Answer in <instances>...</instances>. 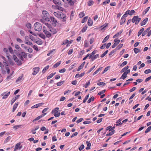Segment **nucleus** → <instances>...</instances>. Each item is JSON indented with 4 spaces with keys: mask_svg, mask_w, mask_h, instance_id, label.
Segmentation results:
<instances>
[{
    "mask_svg": "<svg viewBox=\"0 0 151 151\" xmlns=\"http://www.w3.org/2000/svg\"><path fill=\"white\" fill-rule=\"evenodd\" d=\"M42 14L43 15V19H55L53 17L51 16L49 13L46 10L43 11Z\"/></svg>",
    "mask_w": 151,
    "mask_h": 151,
    "instance_id": "1",
    "label": "nucleus"
},
{
    "mask_svg": "<svg viewBox=\"0 0 151 151\" xmlns=\"http://www.w3.org/2000/svg\"><path fill=\"white\" fill-rule=\"evenodd\" d=\"M34 27L35 30L39 32L42 29L41 24L40 23L37 22L34 24Z\"/></svg>",
    "mask_w": 151,
    "mask_h": 151,
    "instance_id": "2",
    "label": "nucleus"
},
{
    "mask_svg": "<svg viewBox=\"0 0 151 151\" xmlns=\"http://www.w3.org/2000/svg\"><path fill=\"white\" fill-rule=\"evenodd\" d=\"M41 22L45 24L49 29H50L51 27V25L47 22H49V19H40Z\"/></svg>",
    "mask_w": 151,
    "mask_h": 151,
    "instance_id": "3",
    "label": "nucleus"
},
{
    "mask_svg": "<svg viewBox=\"0 0 151 151\" xmlns=\"http://www.w3.org/2000/svg\"><path fill=\"white\" fill-rule=\"evenodd\" d=\"M40 70V68L39 67H35L33 69V72L32 74L35 75L37 74L39 72Z\"/></svg>",
    "mask_w": 151,
    "mask_h": 151,
    "instance_id": "4",
    "label": "nucleus"
},
{
    "mask_svg": "<svg viewBox=\"0 0 151 151\" xmlns=\"http://www.w3.org/2000/svg\"><path fill=\"white\" fill-rule=\"evenodd\" d=\"M10 91L8 92L6 94L5 92H4L1 94V96H3L2 99H5L7 98L8 96L10 95Z\"/></svg>",
    "mask_w": 151,
    "mask_h": 151,
    "instance_id": "5",
    "label": "nucleus"
},
{
    "mask_svg": "<svg viewBox=\"0 0 151 151\" xmlns=\"http://www.w3.org/2000/svg\"><path fill=\"white\" fill-rule=\"evenodd\" d=\"M20 145L21 143L20 142L17 143L15 146L14 149V151H16L18 149H21L22 148V146Z\"/></svg>",
    "mask_w": 151,
    "mask_h": 151,
    "instance_id": "6",
    "label": "nucleus"
},
{
    "mask_svg": "<svg viewBox=\"0 0 151 151\" xmlns=\"http://www.w3.org/2000/svg\"><path fill=\"white\" fill-rule=\"evenodd\" d=\"M13 58L15 62L17 63L18 65H19L22 64L21 61L19 60L18 59L16 55H14Z\"/></svg>",
    "mask_w": 151,
    "mask_h": 151,
    "instance_id": "7",
    "label": "nucleus"
},
{
    "mask_svg": "<svg viewBox=\"0 0 151 151\" xmlns=\"http://www.w3.org/2000/svg\"><path fill=\"white\" fill-rule=\"evenodd\" d=\"M44 33L47 37L49 38L51 36V33L47 31V30H45L44 31Z\"/></svg>",
    "mask_w": 151,
    "mask_h": 151,
    "instance_id": "8",
    "label": "nucleus"
},
{
    "mask_svg": "<svg viewBox=\"0 0 151 151\" xmlns=\"http://www.w3.org/2000/svg\"><path fill=\"white\" fill-rule=\"evenodd\" d=\"M126 11L127 12V13H128V15H132L134 14L135 13V11L133 10H131V11L129 10H128Z\"/></svg>",
    "mask_w": 151,
    "mask_h": 151,
    "instance_id": "9",
    "label": "nucleus"
},
{
    "mask_svg": "<svg viewBox=\"0 0 151 151\" xmlns=\"http://www.w3.org/2000/svg\"><path fill=\"white\" fill-rule=\"evenodd\" d=\"M49 30L52 32L53 34H56L58 32V30L52 28H51Z\"/></svg>",
    "mask_w": 151,
    "mask_h": 151,
    "instance_id": "10",
    "label": "nucleus"
},
{
    "mask_svg": "<svg viewBox=\"0 0 151 151\" xmlns=\"http://www.w3.org/2000/svg\"><path fill=\"white\" fill-rule=\"evenodd\" d=\"M51 23L52 25L54 26H55L58 23L56 19H51Z\"/></svg>",
    "mask_w": 151,
    "mask_h": 151,
    "instance_id": "11",
    "label": "nucleus"
},
{
    "mask_svg": "<svg viewBox=\"0 0 151 151\" xmlns=\"http://www.w3.org/2000/svg\"><path fill=\"white\" fill-rule=\"evenodd\" d=\"M35 42L37 43L38 45H41L42 44V41L40 39H36Z\"/></svg>",
    "mask_w": 151,
    "mask_h": 151,
    "instance_id": "12",
    "label": "nucleus"
},
{
    "mask_svg": "<svg viewBox=\"0 0 151 151\" xmlns=\"http://www.w3.org/2000/svg\"><path fill=\"white\" fill-rule=\"evenodd\" d=\"M19 102H17V103H15L13 107V109L12 110V111L14 112V111L16 108H17L19 104Z\"/></svg>",
    "mask_w": 151,
    "mask_h": 151,
    "instance_id": "13",
    "label": "nucleus"
},
{
    "mask_svg": "<svg viewBox=\"0 0 151 151\" xmlns=\"http://www.w3.org/2000/svg\"><path fill=\"white\" fill-rule=\"evenodd\" d=\"M85 63V62H84L82 63L80 65L77 70V71H79L81 69H82L83 68L84 66V64Z\"/></svg>",
    "mask_w": 151,
    "mask_h": 151,
    "instance_id": "14",
    "label": "nucleus"
},
{
    "mask_svg": "<svg viewBox=\"0 0 151 151\" xmlns=\"http://www.w3.org/2000/svg\"><path fill=\"white\" fill-rule=\"evenodd\" d=\"M108 25V23H105L103 25L101 26V30H105L106 29V27Z\"/></svg>",
    "mask_w": 151,
    "mask_h": 151,
    "instance_id": "15",
    "label": "nucleus"
},
{
    "mask_svg": "<svg viewBox=\"0 0 151 151\" xmlns=\"http://www.w3.org/2000/svg\"><path fill=\"white\" fill-rule=\"evenodd\" d=\"M61 63V61H60L58 62L57 63H56L55 64L53 65V68H55L57 67L60 65V64Z\"/></svg>",
    "mask_w": 151,
    "mask_h": 151,
    "instance_id": "16",
    "label": "nucleus"
},
{
    "mask_svg": "<svg viewBox=\"0 0 151 151\" xmlns=\"http://www.w3.org/2000/svg\"><path fill=\"white\" fill-rule=\"evenodd\" d=\"M86 144H87V147L86 148V150H89L90 149V146H91V144L89 142L87 141H86Z\"/></svg>",
    "mask_w": 151,
    "mask_h": 151,
    "instance_id": "17",
    "label": "nucleus"
},
{
    "mask_svg": "<svg viewBox=\"0 0 151 151\" xmlns=\"http://www.w3.org/2000/svg\"><path fill=\"white\" fill-rule=\"evenodd\" d=\"M120 41V40H118L117 38L115 39L114 40V44L117 46L119 44Z\"/></svg>",
    "mask_w": 151,
    "mask_h": 151,
    "instance_id": "18",
    "label": "nucleus"
},
{
    "mask_svg": "<svg viewBox=\"0 0 151 151\" xmlns=\"http://www.w3.org/2000/svg\"><path fill=\"white\" fill-rule=\"evenodd\" d=\"M42 103L37 104L36 105H35L32 106L31 107V108L32 109H34V108H37V107H39L40 106H41L42 105Z\"/></svg>",
    "mask_w": 151,
    "mask_h": 151,
    "instance_id": "19",
    "label": "nucleus"
},
{
    "mask_svg": "<svg viewBox=\"0 0 151 151\" xmlns=\"http://www.w3.org/2000/svg\"><path fill=\"white\" fill-rule=\"evenodd\" d=\"M122 119H119L116 122V123L117 124L116 125V126H119L122 125V123L121 122Z\"/></svg>",
    "mask_w": 151,
    "mask_h": 151,
    "instance_id": "20",
    "label": "nucleus"
},
{
    "mask_svg": "<svg viewBox=\"0 0 151 151\" xmlns=\"http://www.w3.org/2000/svg\"><path fill=\"white\" fill-rule=\"evenodd\" d=\"M84 75V73H83L81 74H79L78 73L76 74V75L75 77L76 78H78L79 77H81L83 76Z\"/></svg>",
    "mask_w": 151,
    "mask_h": 151,
    "instance_id": "21",
    "label": "nucleus"
},
{
    "mask_svg": "<svg viewBox=\"0 0 151 151\" xmlns=\"http://www.w3.org/2000/svg\"><path fill=\"white\" fill-rule=\"evenodd\" d=\"M15 48L17 50L19 51H21L22 49L20 46L16 44L15 45Z\"/></svg>",
    "mask_w": 151,
    "mask_h": 151,
    "instance_id": "22",
    "label": "nucleus"
},
{
    "mask_svg": "<svg viewBox=\"0 0 151 151\" xmlns=\"http://www.w3.org/2000/svg\"><path fill=\"white\" fill-rule=\"evenodd\" d=\"M56 73L55 72L54 73H51L48 76L47 78V79L48 80L52 78L55 74Z\"/></svg>",
    "mask_w": 151,
    "mask_h": 151,
    "instance_id": "23",
    "label": "nucleus"
},
{
    "mask_svg": "<svg viewBox=\"0 0 151 151\" xmlns=\"http://www.w3.org/2000/svg\"><path fill=\"white\" fill-rule=\"evenodd\" d=\"M94 97L93 96H92L91 98H90L87 101V103H90L92 101H93L94 99Z\"/></svg>",
    "mask_w": 151,
    "mask_h": 151,
    "instance_id": "24",
    "label": "nucleus"
},
{
    "mask_svg": "<svg viewBox=\"0 0 151 151\" xmlns=\"http://www.w3.org/2000/svg\"><path fill=\"white\" fill-rule=\"evenodd\" d=\"M93 22L92 19H88V24L89 26H91L93 24Z\"/></svg>",
    "mask_w": 151,
    "mask_h": 151,
    "instance_id": "25",
    "label": "nucleus"
},
{
    "mask_svg": "<svg viewBox=\"0 0 151 151\" xmlns=\"http://www.w3.org/2000/svg\"><path fill=\"white\" fill-rule=\"evenodd\" d=\"M129 68V67L128 66H126L125 67H124L123 69H122L121 70V73H122L123 72H124L125 71H126Z\"/></svg>",
    "mask_w": 151,
    "mask_h": 151,
    "instance_id": "26",
    "label": "nucleus"
},
{
    "mask_svg": "<svg viewBox=\"0 0 151 151\" xmlns=\"http://www.w3.org/2000/svg\"><path fill=\"white\" fill-rule=\"evenodd\" d=\"M49 65H48L47 66L45 67L43 69L42 71V73H45L46 71L49 68Z\"/></svg>",
    "mask_w": 151,
    "mask_h": 151,
    "instance_id": "27",
    "label": "nucleus"
},
{
    "mask_svg": "<svg viewBox=\"0 0 151 151\" xmlns=\"http://www.w3.org/2000/svg\"><path fill=\"white\" fill-rule=\"evenodd\" d=\"M144 28H142L140 29L139 31V32L138 33V36H140L143 32L144 30Z\"/></svg>",
    "mask_w": 151,
    "mask_h": 151,
    "instance_id": "28",
    "label": "nucleus"
},
{
    "mask_svg": "<svg viewBox=\"0 0 151 151\" xmlns=\"http://www.w3.org/2000/svg\"><path fill=\"white\" fill-rule=\"evenodd\" d=\"M102 68V67L99 68L98 69H97L93 74V76L94 75L96 74H97L99 71L101 70Z\"/></svg>",
    "mask_w": 151,
    "mask_h": 151,
    "instance_id": "29",
    "label": "nucleus"
},
{
    "mask_svg": "<svg viewBox=\"0 0 151 151\" xmlns=\"http://www.w3.org/2000/svg\"><path fill=\"white\" fill-rule=\"evenodd\" d=\"M65 82L64 81H61L58 83L57 84V85L58 86H60L63 85Z\"/></svg>",
    "mask_w": 151,
    "mask_h": 151,
    "instance_id": "30",
    "label": "nucleus"
},
{
    "mask_svg": "<svg viewBox=\"0 0 151 151\" xmlns=\"http://www.w3.org/2000/svg\"><path fill=\"white\" fill-rule=\"evenodd\" d=\"M148 19H144L141 23V25L143 26L145 24L147 21Z\"/></svg>",
    "mask_w": 151,
    "mask_h": 151,
    "instance_id": "31",
    "label": "nucleus"
},
{
    "mask_svg": "<svg viewBox=\"0 0 151 151\" xmlns=\"http://www.w3.org/2000/svg\"><path fill=\"white\" fill-rule=\"evenodd\" d=\"M29 38L33 41L35 42V41L36 39L32 35H29Z\"/></svg>",
    "mask_w": 151,
    "mask_h": 151,
    "instance_id": "32",
    "label": "nucleus"
},
{
    "mask_svg": "<svg viewBox=\"0 0 151 151\" xmlns=\"http://www.w3.org/2000/svg\"><path fill=\"white\" fill-rule=\"evenodd\" d=\"M122 31H120L119 32L117 33L113 37V38H115L116 37H117L119 35L122 33Z\"/></svg>",
    "mask_w": 151,
    "mask_h": 151,
    "instance_id": "33",
    "label": "nucleus"
},
{
    "mask_svg": "<svg viewBox=\"0 0 151 151\" xmlns=\"http://www.w3.org/2000/svg\"><path fill=\"white\" fill-rule=\"evenodd\" d=\"M60 112H58V111H57L55 112L54 113V116L55 117H58L60 116Z\"/></svg>",
    "mask_w": 151,
    "mask_h": 151,
    "instance_id": "34",
    "label": "nucleus"
},
{
    "mask_svg": "<svg viewBox=\"0 0 151 151\" xmlns=\"http://www.w3.org/2000/svg\"><path fill=\"white\" fill-rule=\"evenodd\" d=\"M134 50L135 53L137 54L140 51V50L137 48H134Z\"/></svg>",
    "mask_w": 151,
    "mask_h": 151,
    "instance_id": "35",
    "label": "nucleus"
},
{
    "mask_svg": "<svg viewBox=\"0 0 151 151\" xmlns=\"http://www.w3.org/2000/svg\"><path fill=\"white\" fill-rule=\"evenodd\" d=\"M127 75L124 73L120 79L124 80L126 78H127Z\"/></svg>",
    "mask_w": 151,
    "mask_h": 151,
    "instance_id": "36",
    "label": "nucleus"
},
{
    "mask_svg": "<svg viewBox=\"0 0 151 151\" xmlns=\"http://www.w3.org/2000/svg\"><path fill=\"white\" fill-rule=\"evenodd\" d=\"M109 35L106 36L103 40L102 42L104 43L106 42L109 39Z\"/></svg>",
    "mask_w": 151,
    "mask_h": 151,
    "instance_id": "37",
    "label": "nucleus"
},
{
    "mask_svg": "<svg viewBox=\"0 0 151 151\" xmlns=\"http://www.w3.org/2000/svg\"><path fill=\"white\" fill-rule=\"evenodd\" d=\"M56 8L58 9L59 10H60V11H63L64 9V8L63 7H62L61 6H59L58 5H57L56 6Z\"/></svg>",
    "mask_w": 151,
    "mask_h": 151,
    "instance_id": "38",
    "label": "nucleus"
},
{
    "mask_svg": "<svg viewBox=\"0 0 151 151\" xmlns=\"http://www.w3.org/2000/svg\"><path fill=\"white\" fill-rule=\"evenodd\" d=\"M25 43L28 45L30 46H32L33 45L32 42L29 41L28 40L26 41V42H25Z\"/></svg>",
    "mask_w": 151,
    "mask_h": 151,
    "instance_id": "39",
    "label": "nucleus"
},
{
    "mask_svg": "<svg viewBox=\"0 0 151 151\" xmlns=\"http://www.w3.org/2000/svg\"><path fill=\"white\" fill-rule=\"evenodd\" d=\"M22 126V125H15L13 127V128L16 130L18 128H20Z\"/></svg>",
    "mask_w": 151,
    "mask_h": 151,
    "instance_id": "40",
    "label": "nucleus"
},
{
    "mask_svg": "<svg viewBox=\"0 0 151 151\" xmlns=\"http://www.w3.org/2000/svg\"><path fill=\"white\" fill-rule=\"evenodd\" d=\"M11 137L10 136H9L7 137L5 140L4 142L6 143L7 142L9 141L11 139Z\"/></svg>",
    "mask_w": 151,
    "mask_h": 151,
    "instance_id": "41",
    "label": "nucleus"
},
{
    "mask_svg": "<svg viewBox=\"0 0 151 151\" xmlns=\"http://www.w3.org/2000/svg\"><path fill=\"white\" fill-rule=\"evenodd\" d=\"M39 36L42 38L45 39V35L43 34H40L38 35Z\"/></svg>",
    "mask_w": 151,
    "mask_h": 151,
    "instance_id": "42",
    "label": "nucleus"
},
{
    "mask_svg": "<svg viewBox=\"0 0 151 151\" xmlns=\"http://www.w3.org/2000/svg\"><path fill=\"white\" fill-rule=\"evenodd\" d=\"M150 7H149L147 8L143 12V14L145 15L146 14L150 9Z\"/></svg>",
    "mask_w": 151,
    "mask_h": 151,
    "instance_id": "43",
    "label": "nucleus"
},
{
    "mask_svg": "<svg viewBox=\"0 0 151 151\" xmlns=\"http://www.w3.org/2000/svg\"><path fill=\"white\" fill-rule=\"evenodd\" d=\"M108 50H106V51L103 54H102L101 56V58H103L104 57L108 52Z\"/></svg>",
    "mask_w": 151,
    "mask_h": 151,
    "instance_id": "44",
    "label": "nucleus"
},
{
    "mask_svg": "<svg viewBox=\"0 0 151 151\" xmlns=\"http://www.w3.org/2000/svg\"><path fill=\"white\" fill-rule=\"evenodd\" d=\"M151 129V125L148 127L145 131V133H147L149 132Z\"/></svg>",
    "mask_w": 151,
    "mask_h": 151,
    "instance_id": "45",
    "label": "nucleus"
},
{
    "mask_svg": "<svg viewBox=\"0 0 151 151\" xmlns=\"http://www.w3.org/2000/svg\"><path fill=\"white\" fill-rule=\"evenodd\" d=\"M69 42V41L68 40H65L63 41V43L62 44V45H66Z\"/></svg>",
    "mask_w": 151,
    "mask_h": 151,
    "instance_id": "46",
    "label": "nucleus"
},
{
    "mask_svg": "<svg viewBox=\"0 0 151 151\" xmlns=\"http://www.w3.org/2000/svg\"><path fill=\"white\" fill-rule=\"evenodd\" d=\"M114 130L111 131L109 132V133L107 134L106 135L108 136L110 135H111L114 134Z\"/></svg>",
    "mask_w": 151,
    "mask_h": 151,
    "instance_id": "47",
    "label": "nucleus"
},
{
    "mask_svg": "<svg viewBox=\"0 0 151 151\" xmlns=\"http://www.w3.org/2000/svg\"><path fill=\"white\" fill-rule=\"evenodd\" d=\"M110 2V0H106L103 2L102 4L103 5H106V4H108Z\"/></svg>",
    "mask_w": 151,
    "mask_h": 151,
    "instance_id": "48",
    "label": "nucleus"
},
{
    "mask_svg": "<svg viewBox=\"0 0 151 151\" xmlns=\"http://www.w3.org/2000/svg\"><path fill=\"white\" fill-rule=\"evenodd\" d=\"M94 3V2L91 0L89 1L88 2V6H91Z\"/></svg>",
    "mask_w": 151,
    "mask_h": 151,
    "instance_id": "49",
    "label": "nucleus"
},
{
    "mask_svg": "<svg viewBox=\"0 0 151 151\" xmlns=\"http://www.w3.org/2000/svg\"><path fill=\"white\" fill-rule=\"evenodd\" d=\"M105 85V83L104 82H100L97 83V85L98 86H104Z\"/></svg>",
    "mask_w": 151,
    "mask_h": 151,
    "instance_id": "50",
    "label": "nucleus"
},
{
    "mask_svg": "<svg viewBox=\"0 0 151 151\" xmlns=\"http://www.w3.org/2000/svg\"><path fill=\"white\" fill-rule=\"evenodd\" d=\"M68 4L70 5L71 6H73L74 4V3L73 1H72V0H68Z\"/></svg>",
    "mask_w": 151,
    "mask_h": 151,
    "instance_id": "51",
    "label": "nucleus"
},
{
    "mask_svg": "<svg viewBox=\"0 0 151 151\" xmlns=\"http://www.w3.org/2000/svg\"><path fill=\"white\" fill-rule=\"evenodd\" d=\"M22 76H20L19 77L17 80L16 81V82L17 83H18L19 82L21 81L22 78Z\"/></svg>",
    "mask_w": 151,
    "mask_h": 151,
    "instance_id": "52",
    "label": "nucleus"
},
{
    "mask_svg": "<svg viewBox=\"0 0 151 151\" xmlns=\"http://www.w3.org/2000/svg\"><path fill=\"white\" fill-rule=\"evenodd\" d=\"M84 13L83 12H81L79 14V17L80 18H81L83 17L84 16Z\"/></svg>",
    "mask_w": 151,
    "mask_h": 151,
    "instance_id": "53",
    "label": "nucleus"
},
{
    "mask_svg": "<svg viewBox=\"0 0 151 151\" xmlns=\"http://www.w3.org/2000/svg\"><path fill=\"white\" fill-rule=\"evenodd\" d=\"M144 73L145 74H148L151 73V70L149 69L145 70Z\"/></svg>",
    "mask_w": 151,
    "mask_h": 151,
    "instance_id": "54",
    "label": "nucleus"
},
{
    "mask_svg": "<svg viewBox=\"0 0 151 151\" xmlns=\"http://www.w3.org/2000/svg\"><path fill=\"white\" fill-rule=\"evenodd\" d=\"M127 63V61H124L120 65V66L121 67H123L126 65Z\"/></svg>",
    "mask_w": 151,
    "mask_h": 151,
    "instance_id": "55",
    "label": "nucleus"
},
{
    "mask_svg": "<svg viewBox=\"0 0 151 151\" xmlns=\"http://www.w3.org/2000/svg\"><path fill=\"white\" fill-rule=\"evenodd\" d=\"M59 108L58 107L55 108L54 110H53L52 111V113H54L57 111H58V110H59Z\"/></svg>",
    "mask_w": 151,
    "mask_h": 151,
    "instance_id": "56",
    "label": "nucleus"
},
{
    "mask_svg": "<svg viewBox=\"0 0 151 151\" xmlns=\"http://www.w3.org/2000/svg\"><path fill=\"white\" fill-rule=\"evenodd\" d=\"M96 52V50H94L91 53V54L90 55V56H89V58H91L94 55Z\"/></svg>",
    "mask_w": 151,
    "mask_h": 151,
    "instance_id": "57",
    "label": "nucleus"
},
{
    "mask_svg": "<svg viewBox=\"0 0 151 151\" xmlns=\"http://www.w3.org/2000/svg\"><path fill=\"white\" fill-rule=\"evenodd\" d=\"M84 147V146L83 144L78 149L80 151Z\"/></svg>",
    "mask_w": 151,
    "mask_h": 151,
    "instance_id": "58",
    "label": "nucleus"
},
{
    "mask_svg": "<svg viewBox=\"0 0 151 151\" xmlns=\"http://www.w3.org/2000/svg\"><path fill=\"white\" fill-rule=\"evenodd\" d=\"M123 46V44H119L118 46L117 47V49L118 50H119L121 48H122V46Z\"/></svg>",
    "mask_w": 151,
    "mask_h": 151,
    "instance_id": "59",
    "label": "nucleus"
},
{
    "mask_svg": "<svg viewBox=\"0 0 151 151\" xmlns=\"http://www.w3.org/2000/svg\"><path fill=\"white\" fill-rule=\"evenodd\" d=\"M109 67L108 66L106 67L104 69V71L102 73H104L106 72L109 69Z\"/></svg>",
    "mask_w": 151,
    "mask_h": 151,
    "instance_id": "60",
    "label": "nucleus"
},
{
    "mask_svg": "<svg viewBox=\"0 0 151 151\" xmlns=\"http://www.w3.org/2000/svg\"><path fill=\"white\" fill-rule=\"evenodd\" d=\"M27 51L31 53L32 52L33 50L32 48L27 47Z\"/></svg>",
    "mask_w": 151,
    "mask_h": 151,
    "instance_id": "61",
    "label": "nucleus"
},
{
    "mask_svg": "<svg viewBox=\"0 0 151 151\" xmlns=\"http://www.w3.org/2000/svg\"><path fill=\"white\" fill-rule=\"evenodd\" d=\"M12 73L10 75L8 76L6 78V80L8 81H9L10 79L12 78Z\"/></svg>",
    "mask_w": 151,
    "mask_h": 151,
    "instance_id": "62",
    "label": "nucleus"
},
{
    "mask_svg": "<svg viewBox=\"0 0 151 151\" xmlns=\"http://www.w3.org/2000/svg\"><path fill=\"white\" fill-rule=\"evenodd\" d=\"M105 91H106V90H105V89L104 90H102V91L99 92L98 93V95H101L102 94H103L105 92Z\"/></svg>",
    "mask_w": 151,
    "mask_h": 151,
    "instance_id": "63",
    "label": "nucleus"
},
{
    "mask_svg": "<svg viewBox=\"0 0 151 151\" xmlns=\"http://www.w3.org/2000/svg\"><path fill=\"white\" fill-rule=\"evenodd\" d=\"M66 71V69L65 68H63L60 70L59 71V73H64Z\"/></svg>",
    "mask_w": 151,
    "mask_h": 151,
    "instance_id": "64",
    "label": "nucleus"
}]
</instances>
